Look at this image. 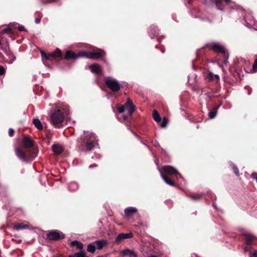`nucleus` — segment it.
Returning <instances> with one entry per match:
<instances>
[{"instance_id":"nucleus-46","label":"nucleus","mask_w":257,"mask_h":257,"mask_svg":"<svg viewBox=\"0 0 257 257\" xmlns=\"http://www.w3.org/2000/svg\"><path fill=\"white\" fill-rule=\"evenodd\" d=\"M162 52L163 53H164V51L163 50H162Z\"/></svg>"},{"instance_id":"nucleus-30","label":"nucleus","mask_w":257,"mask_h":257,"mask_svg":"<svg viewBox=\"0 0 257 257\" xmlns=\"http://www.w3.org/2000/svg\"><path fill=\"white\" fill-rule=\"evenodd\" d=\"M231 166L235 174L237 176H238L239 175V172L237 167L235 165L233 164V163L231 164Z\"/></svg>"},{"instance_id":"nucleus-34","label":"nucleus","mask_w":257,"mask_h":257,"mask_svg":"<svg viewBox=\"0 0 257 257\" xmlns=\"http://www.w3.org/2000/svg\"><path fill=\"white\" fill-rule=\"evenodd\" d=\"M167 120L166 119V118L164 117L162 121L161 126L162 127H165L167 126Z\"/></svg>"},{"instance_id":"nucleus-19","label":"nucleus","mask_w":257,"mask_h":257,"mask_svg":"<svg viewBox=\"0 0 257 257\" xmlns=\"http://www.w3.org/2000/svg\"><path fill=\"white\" fill-rule=\"evenodd\" d=\"M23 143L24 146L26 148H30L33 145L32 141L30 139L26 137L23 139Z\"/></svg>"},{"instance_id":"nucleus-16","label":"nucleus","mask_w":257,"mask_h":257,"mask_svg":"<svg viewBox=\"0 0 257 257\" xmlns=\"http://www.w3.org/2000/svg\"><path fill=\"white\" fill-rule=\"evenodd\" d=\"M53 151L57 155H60L63 151V148L58 144H54L52 146Z\"/></svg>"},{"instance_id":"nucleus-2","label":"nucleus","mask_w":257,"mask_h":257,"mask_svg":"<svg viewBox=\"0 0 257 257\" xmlns=\"http://www.w3.org/2000/svg\"><path fill=\"white\" fill-rule=\"evenodd\" d=\"M118 111L121 113L125 110L127 111V115H123L122 118L124 120L127 119L128 116H131L136 109L135 106L133 104V101L130 98L127 99V101L123 105L118 104L117 106Z\"/></svg>"},{"instance_id":"nucleus-39","label":"nucleus","mask_w":257,"mask_h":257,"mask_svg":"<svg viewBox=\"0 0 257 257\" xmlns=\"http://www.w3.org/2000/svg\"><path fill=\"white\" fill-rule=\"evenodd\" d=\"M252 255L253 257H257V250H255L253 252Z\"/></svg>"},{"instance_id":"nucleus-23","label":"nucleus","mask_w":257,"mask_h":257,"mask_svg":"<svg viewBox=\"0 0 257 257\" xmlns=\"http://www.w3.org/2000/svg\"><path fill=\"white\" fill-rule=\"evenodd\" d=\"M78 188V185L76 182H71L68 185V189L71 191H75Z\"/></svg>"},{"instance_id":"nucleus-3","label":"nucleus","mask_w":257,"mask_h":257,"mask_svg":"<svg viewBox=\"0 0 257 257\" xmlns=\"http://www.w3.org/2000/svg\"><path fill=\"white\" fill-rule=\"evenodd\" d=\"M83 144L86 146V150L90 151L97 145V140L96 136L91 132H84L83 139L82 140Z\"/></svg>"},{"instance_id":"nucleus-24","label":"nucleus","mask_w":257,"mask_h":257,"mask_svg":"<svg viewBox=\"0 0 257 257\" xmlns=\"http://www.w3.org/2000/svg\"><path fill=\"white\" fill-rule=\"evenodd\" d=\"M153 116L154 119L157 122H159L161 121V118L158 111L156 110H154L153 112Z\"/></svg>"},{"instance_id":"nucleus-9","label":"nucleus","mask_w":257,"mask_h":257,"mask_svg":"<svg viewBox=\"0 0 257 257\" xmlns=\"http://www.w3.org/2000/svg\"><path fill=\"white\" fill-rule=\"evenodd\" d=\"M208 48L216 52L217 53H224V49L218 43L213 42L208 44Z\"/></svg>"},{"instance_id":"nucleus-37","label":"nucleus","mask_w":257,"mask_h":257,"mask_svg":"<svg viewBox=\"0 0 257 257\" xmlns=\"http://www.w3.org/2000/svg\"><path fill=\"white\" fill-rule=\"evenodd\" d=\"M14 131L13 128H10L9 131V134L10 136H11V137L13 136L14 135Z\"/></svg>"},{"instance_id":"nucleus-35","label":"nucleus","mask_w":257,"mask_h":257,"mask_svg":"<svg viewBox=\"0 0 257 257\" xmlns=\"http://www.w3.org/2000/svg\"><path fill=\"white\" fill-rule=\"evenodd\" d=\"M5 72V69L4 67L2 66H0V75H3Z\"/></svg>"},{"instance_id":"nucleus-7","label":"nucleus","mask_w":257,"mask_h":257,"mask_svg":"<svg viewBox=\"0 0 257 257\" xmlns=\"http://www.w3.org/2000/svg\"><path fill=\"white\" fill-rule=\"evenodd\" d=\"M41 54L42 58L46 60H51L50 57L56 58L61 57V52L59 48H57L55 51L49 53L48 54H45L43 52H41Z\"/></svg>"},{"instance_id":"nucleus-13","label":"nucleus","mask_w":257,"mask_h":257,"mask_svg":"<svg viewBox=\"0 0 257 257\" xmlns=\"http://www.w3.org/2000/svg\"><path fill=\"white\" fill-rule=\"evenodd\" d=\"M120 253L123 256L138 257L137 253L133 249H125L121 250Z\"/></svg>"},{"instance_id":"nucleus-22","label":"nucleus","mask_w":257,"mask_h":257,"mask_svg":"<svg viewBox=\"0 0 257 257\" xmlns=\"http://www.w3.org/2000/svg\"><path fill=\"white\" fill-rule=\"evenodd\" d=\"M33 123L35 127L39 130H42L43 128L42 124L40 120L38 118H35L33 119Z\"/></svg>"},{"instance_id":"nucleus-29","label":"nucleus","mask_w":257,"mask_h":257,"mask_svg":"<svg viewBox=\"0 0 257 257\" xmlns=\"http://www.w3.org/2000/svg\"><path fill=\"white\" fill-rule=\"evenodd\" d=\"M28 226L27 225H24L19 224L16 225L14 226V228L16 230H20V229H24L28 228Z\"/></svg>"},{"instance_id":"nucleus-6","label":"nucleus","mask_w":257,"mask_h":257,"mask_svg":"<svg viewBox=\"0 0 257 257\" xmlns=\"http://www.w3.org/2000/svg\"><path fill=\"white\" fill-rule=\"evenodd\" d=\"M162 170L167 175H175L177 178L179 176L183 179L182 176L179 173L177 169L171 166H164L162 168Z\"/></svg>"},{"instance_id":"nucleus-17","label":"nucleus","mask_w":257,"mask_h":257,"mask_svg":"<svg viewBox=\"0 0 257 257\" xmlns=\"http://www.w3.org/2000/svg\"><path fill=\"white\" fill-rule=\"evenodd\" d=\"M106 243L107 241L105 240H98L93 242L96 248L98 249H101Z\"/></svg>"},{"instance_id":"nucleus-36","label":"nucleus","mask_w":257,"mask_h":257,"mask_svg":"<svg viewBox=\"0 0 257 257\" xmlns=\"http://www.w3.org/2000/svg\"><path fill=\"white\" fill-rule=\"evenodd\" d=\"M10 31V28H6V29H4V30H2V34H6V33H9Z\"/></svg>"},{"instance_id":"nucleus-11","label":"nucleus","mask_w":257,"mask_h":257,"mask_svg":"<svg viewBox=\"0 0 257 257\" xmlns=\"http://www.w3.org/2000/svg\"><path fill=\"white\" fill-rule=\"evenodd\" d=\"M240 233L245 236L246 243L249 244L253 240L254 237L243 228L240 229Z\"/></svg>"},{"instance_id":"nucleus-28","label":"nucleus","mask_w":257,"mask_h":257,"mask_svg":"<svg viewBox=\"0 0 257 257\" xmlns=\"http://www.w3.org/2000/svg\"><path fill=\"white\" fill-rule=\"evenodd\" d=\"M95 249L96 247L93 243L92 244H88L87 248V251L91 253L94 252Z\"/></svg>"},{"instance_id":"nucleus-1","label":"nucleus","mask_w":257,"mask_h":257,"mask_svg":"<svg viewBox=\"0 0 257 257\" xmlns=\"http://www.w3.org/2000/svg\"><path fill=\"white\" fill-rule=\"evenodd\" d=\"M103 50L99 49H95L92 52H87L85 51H80L78 53L67 51L66 52L65 58L66 59H71L76 60L80 57H85L91 59H98L101 56L104 55Z\"/></svg>"},{"instance_id":"nucleus-21","label":"nucleus","mask_w":257,"mask_h":257,"mask_svg":"<svg viewBox=\"0 0 257 257\" xmlns=\"http://www.w3.org/2000/svg\"><path fill=\"white\" fill-rule=\"evenodd\" d=\"M71 246H76L78 249H81L83 247V244L80 241L74 240L70 243Z\"/></svg>"},{"instance_id":"nucleus-10","label":"nucleus","mask_w":257,"mask_h":257,"mask_svg":"<svg viewBox=\"0 0 257 257\" xmlns=\"http://www.w3.org/2000/svg\"><path fill=\"white\" fill-rule=\"evenodd\" d=\"M244 20L246 22L245 26L249 28H251L255 24V20L253 16L249 13L245 15Z\"/></svg>"},{"instance_id":"nucleus-14","label":"nucleus","mask_w":257,"mask_h":257,"mask_svg":"<svg viewBox=\"0 0 257 257\" xmlns=\"http://www.w3.org/2000/svg\"><path fill=\"white\" fill-rule=\"evenodd\" d=\"M89 68L92 73L96 74H100L102 72L101 67L98 64H93L89 66Z\"/></svg>"},{"instance_id":"nucleus-31","label":"nucleus","mask_w":257,"mask_h":257,"mask_svg":"<svg viewBox=\"0 0 257 257\" xmlns=\"http://www.w3.org/2000/svg\"><path fill=\"white\" fill-rule=\"evenodd\" d=\"M208 115L210 118L212 119L216 116V112L214 111H211L209 112Z\"/></svg>"},{"instance_id":"nucleus-27","label":"nucleus","mask_w":257,"mask_h":257,"mask_svg":"<svg viewBox=\"0 0 257 257\" xmlns=\"http://www.w3.org/2000/svg\"><path fill=\"white\" fill-rule=\"evenodd\" d=\"M214 77L217 80H219V76L217 74L214 75L212 73L209 72L207 75L206 78L209 80L214 79Z\"/></svg>"},{"instance_id":"nucleus-32","label":"nucleus","mask_w":257,"mask_h":257,"mask_svg":"<svg viewBox=\"0 0 257 257\" xmlns=\"http://www.w3.org/2000/svg\"><path fill=\"white\" fill-rule=\"evenodd\" d=\"M202 194H198L195 196H192L190 197L191 199L193 200H198L202 196Z\"/></svg>"},{"instance_id":"nucleus-25","label":"nucleus","mask_w":257,"mask_h":257,"mask_svg":"<svg viewBox=\"0 0 257 257\" xmlns=\"http://www.w3.org/2000/svg\"><path fill=\"white\" fill-rule=\"evenodd\" d=\"M150 35L151 37H153L152 36V34L154 35V36L157 35L158 34V29L157 27L155 26H152L151 27V30L149 32Z\"/></svg>"},{"instance_id":"nucleus-33","label":"nucleus","mask_w":257,"mask_h":257,"mask_svg":"<svg viewBox=\"0 0 257 257\" xmlns=\"http://www.w3.org/2000/svg\"><path fill=\"white\" fill-rule=\"evenodd\" d=\"M252 70L254 72H257V59H256L252 65Z\"/></svg>"},{"instance_id":"nucleus-40","label":"nucleus","mask_w":257,"mask_h":257,"mask_svg":"<svg viewBox=\"0 0 257 257\" xmlns=\"http://www.w3.org/2000/svg\"><path fill=\"white\" fill-rule=\"evenodd\" d=\"M40 21H41V19H39V18H36V19H35V23H36V24H39V23L40 22Z\"/></svg>"},{"instance_id":"nucleus-45","label":"nucleus","mask_w":257,"mask_h":257,"mask_svg":"<svg viewBox=\"0 0 257 257\" xmlns=\"http://www.w3.org/2000/svg\"><path fill=\"white\" fill-rule=\"evenodd\" d=\"M149 257H158V256L156 255H151L149 256Z\"/></svg>"},{"instance_id":"nucleus-38","label":"nucleus","mask_w":257,"mask_h":257,"mask_svg":"<svg viewBox=\"0 0 257 257\" xmlns=\"http://www.w3.org/2000/svg\"><path fill=\"white\" fill-rule=\"evenodd\" d=\"M19 30L20 31H25V28L24 26H21L19 27Z\"/></svg>"},{"instance_id":"nucleus-26","label":"nucleus","mask_w":257,"mask_h":257,"mask_svg":"<svg viewBox=\"0 0 257 257\" xmlns=\"http://www.w3.org/2000/svg\"><path fill=\"white\" fill-rule=\"evenodd\" d=\"M217 9L219 10H222L223 8L220 7V4L222 1H224L226 4H228L229 0H214Z\"/></svg>"},{"instance_id":"nucleus-12","label":"nucleus","mask_w":257,"mask_h":257,"mask_svg":"<svg viewBox=\"0 0 257 257\" xmlns=\"http://www.w3.org/2000/svg\"><path fill=\"white\" fill-rule=\"evenodd\" d=\"M133 236V235L132 233L119 234L116 237L115 242H120L122 240L132 237Z\"/></svg>"},{"instance_id":"nucleus-8","label":"nucleus","mask_w":257,"mask_h":257,"mask_svg":"<svg viewBox=\"0 0 257 257\" xmlns=\"http://www.w3.org/2000/svg\"><path fill=\"white\" fill-rule=\"evenodd\" d=\"M64 236L62 232L56 230L50 232L47 234L48 238L51 240H58L63 238Z\"/></svg>"},{"instance_id":"nucleus-42","label":"nucleus","mask_w":257,"mask_h":257,"mask_svg":"<svg viewBox=\"0 0 257 257\" xmlns=\"http://www.w3.org/2000/svg\"><path fill=\"white\" fill-rule=\"evenodd\" d=\"M253 174L252 175V179H254L255 180V181H256L257 182V175H256V177L255 178H254V177H253Z\"/></svg>"},{"instance_id":"nucleus-15","label":"nucleus","mask_w":257,"mask_h":257,"mask_svg":"<svg viewBox=\"0 0 257 257\" xmlns=\"http://www.w3.org/2000/svg\"><path fill=\"white\" fill-rule=\"evenodd\" d=\"M124 213L127 216H132L137 212V209L135 207H129L124 209Z\"/></svg>"},{"instance_id":"nucleus-4","label":"nucleus","mask_w":257,"mask_h":257,"mask_svg":"<svg viewBox=\"0 0 257 257\" xmlns=\"http://www.w3.org/2000/svg\"><path fill=\"white\" fill-rule=\"evenodd\" d=\"M105 83L107 87L112 91H117L120 89V83L115 79L107 77L105 78Z\"/></svg>"},{"instance_id":"nucleus-5","label":"nucleus","mask_w":257,"mask_h":257,"mask_svg":"<svg viewBox=\"0 0 257 257\" xmlns=\"http://www.w3.org/2000/svg\"><path fill=\"white\" fill-rule=\"evenodd\" d=\"M50 119L54 125L59 124L62 123L64 120L63 113L61 110L58 109L51 115Z\"/></svg>"},{"instance_id":"nucleus-18","label":"nucleus","mask_w":257,"mask_h":257,"mask_svg":"<svg viewBox=\"0 0 257 257\" xmlns=\"http://www.w3.org/2000/svg\"><path fill=\"white\" fill-rule=\"evenodd\" d=\"M16 153L17 156V157L21 159V160H25L26 158V154L25 153L22 151L20 148H17L16 149Z\"/></svg>"},{"instance_id":"nucleus-20","label":"nucleus","mask_w":257,"mask_h":257,"mask_svg":"<svg viewBox=\"0 0 257 257\" xmlns=\"http://www.w3.org/2000/svg\"><path fill=\"white\" fill-rule=\"evenodd\" d=\"M161 176L162 178L163 179V180L167 183V184L171 185V186H175V183H173L171 180H169L166 175H164L161 171L159 170Z\"/></svg>"},{"instance_id":"nucleus-41","label":"nucleus","mask_w":257,"mask_h":257,"mask_svg":"<svg viewBox=\"0 0 257 257\" xmlns=\"http://www.w3.org/2000/svg\"><path fill=\"white\" fill-rule=\"evenodd\" d=\"M96 165H90L89 166V168H93V167H96Z\"/></svg>"},{"instance_id":"nucleus-44","label":"nucleus","mask_w":257,"mask_h":257,"mask_svg":"<svg viewBox=\"0 0 257 257\" xmlns=\"http://www.w3.org/2000/svg\"><path fill=\"white\" fill-rule=\"evenodd\" d=\"M57 0H49L50 3L56 2Z\"/></svg>"},{"instance_id":"nucleus-43","label":"nucleus","mask_w":257,"mask_h":257,"mask_svg":"<svg viewBox=\"0 0 257 257\" xmlns=\"http://www.w3.org/2000/svg\"><path fill=\"white\" fill-rule=\"evenodd\" d=\"M154 145L155 146H157L158 145H159L158 142H155V144H154Z\"/></svg>"}]
</instances>
